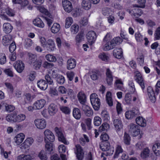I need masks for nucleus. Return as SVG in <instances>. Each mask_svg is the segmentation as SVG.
Instances as JSON below:
<instances>
[{
  "instance_id": "5fc2aeb1",
  "label": "nucleus",
  "mask_w": 160,
  "mask_h": 160,
  "mask_svg": "<svg viewBox=\"0 0 160 160\" xmlns=\"http://www.w3.org/2000/svg\"><path fill=\"white\" fill-rule=\"evenodd\" d=\"M71 32L73 34H76L78 32L79 30V26L77 24L73 25L70 28Z\"/></svg>"
},
{
  "instance_id": "412c9836",
  "label": "nucleus",
  "mask_w": 160,
  "mask_h": 160,
  "mask_svg": "<svg viewBox=\"0 0 160 160\" xmlns=\"http://www.w3.org/2000/svg\"><path fill=\"white\" fill-rule=\"evenodd\" d=\"M24 138V135L22 133H20L15 137L14 140L16 144L18 145L22 142Z\"/></svg>"
},
{
  "instance_id": "680f3d73",
  "label": "nucleus",
  "mask_w": 160,
  "mask_h": 160,
  "mask_svg": "<svg viewBox=\"0 0 160 160\" xmlns=\"http://www.w3.org/2000/svg\"><path fill=\"white\" fill-rule=\"evenodd\" d=\"M60 110L66 114H68L70 112V109L68 107L61 106L60 108Z\"/></svg>"
},
{
  "instance_id": "a211bd4d",
  "label": "nucleus",
  "mask_w": 160,
  "mask_h": 160,
  "mask_svg": "<svg viewBox=\"0 0 160 160\" xmlns=\"http://www.w3.org/2000/svg\"><path fill=\"white\" fill-rule=\"evenodd\" d=\"M113 55L116 58L120 59L122 57V49L121 48H116L113 50Z\"/></svg>"
},
{
  "instance_id": "37998d69",
  "label": "nucleus",
  "mask_w": 160,
  "mask_h": 160,
  "mask_svg": "<svg viewBox=\"0 0 160 160\" xmlns=\"http://www.w3.org/2000/svg\"><path fill=\"white\" fill-rule=\"evenodd\" d=\"M33 63V66L34 68L36 70H38L40 68L41 66L42 61L40 59L38 60Z\"/></svg>"
},
{
  "instance_id": "864d4df0",
  "label": "nucleus",
  "mask_w": 160,
  "mask_h": 160,
  "mask_svg": "<svg viewBox=\"0 0 160 160\" xmlns=\"http://www.w3.org/2000/svg\"><path fill=\"white\" fill-rule=\"evenodd\" d=\"M46 59L50 62H55L56 61V58L54 56L50 54L47 55L45 56Z\"/></svg>"
},
{
  "instance_id": "79ce46f5",
  "label": "nucleus",
  "mask_w": 160,
  "mask_h": 160,
  "mask_svg": "<svg viewBox=\"0 0 160 160\" xmlns=\"http://www.w3.org/2000/svg\"><path fill=\"white\" fill-rule=\"evenodd\" d=\"M158 45V43L156 42L152 43L151 46V48L152 49H155V53L157 55H158L160 54V48H157Z\"/></svg>"
},
{
  "instance_id": "bf43d9fd",
  "label": "nucleus",
  "mask_w": 160,
  "mask_h": 160,
  "mask_svg": "<svg viewBox=\"0 0 160 160\" xmlns=\"http://www.w3.org/2000/svg\"><path fill=\"white\" fill-rule=\"evenodd\" d=\"M135 36L136 39L138 42H141L143 40V38L139 32H136L135 33Z\"/></svg>"
},
{
  "instance_id": "c03bdc74",
  "label": "nucleus",
  "mask_w": 160,
  "mask_h": 160,
  "mask_svg": "<svg viewBox=\"0 0 160 160\" xmlns=\"http://www.w3.org/2000/svg\"><path fill=\"white\" fill-rule=\"evenodd\" d=\"M110 128L109 125L107 123H103L99 128V131L100 132L107 131Z\"/></svg>"
},
{
  "instance_id": "f03ea898",
  "label": "nucleus",
  "mask_w": 160,
  "mask_h": 160,
  "mask_svg": "<svg viewBox=\"0 0 160 160\" xmlns=\"http://www.w3.org/2000/svg\"><path fill=\"white\" fill-rule=\"evenodd\" d=\"M100 148L103 151L106 152L107 156L112 155L114 152V148L111 147L108 142H103L100 145Z\"/></svg>"
},
{
  "instance_id": "052dcab7",
  "label": "nucleus",
  "mask_w": 160,
  "mask_h": 160,
  "mask_svg": "<svg viewBox=\"0 0 160 160\" xmlns=\"http://www.w3.org/2000/svg\"><path fill=\"white\" fill-rule=\"evenodd\" d=\"M83 136L84 138H81L79 139L80 143L82 145H84L85 144L86 141L88 142L89 141V139H88L86 135H84Z\"/></svg>"
},
{
  "instance_id": "a878e982",
  "label": "nucleus",
  "mask_w": 160,
  "mask_h": 160,
  "mask_svg": "<svg viewBox=\"0 0 160 160\" xmlns=\"http://www.w3.org/2000/svg\"><path fill=\"white\" fill-rule=\"evenodd\" d=\"M48 109V113L51 116L54 115L58 111L56 105L54 104H51Z\"/></svg>"
},
{
  "instance_id": "1a4fd4ad",
  "label": "nucleus",
  "mask_w": 160,
  "mask_h": 160,
  "mask_svg": "<svg viewBox=\"0 0 160 160\" xmlns=\"http://www.w3.org/2000/svg\"><path fill=\"white\" fill-rule=\"evenodd\" d=\"M34 123L37 128L41 129L44 128L46 126V122L44 119H36L34 121Z\"/></svg>"
},
{
  "instance_id": "72a5a7b5",
  "label": "nucleus",
  "mask_w": 160,
  "mask_h": 160,
  "mask_svg": "<svg viewBox=\"0 0 160 160\" xmlns=\"http://www.w3.org/2000/svg\"><path fill=\"white\" fill-rule=\"evenodd\" d=\"M33 159L32 156L30 155L22 154L17 157V160H31Z\"/></svg>"
},
{
  "instance_id": "dca6fc26",
  "label": "nucleus",
  "mask_w": 160,
  "mask_h": 160,
  "mask_svg": "<svg viewBox=\"0 0 160 160\" xmlns=\"http://www.w3.org/2000/svg\"><path fill=\"white\" fill-rule=\"evenodd\" d=\"M76 65V61L75 59L71 58L68 59L67 61V68L70 70L74 68Z\"/></svg>"
},
{
  "instance_id": "4d7b16f0",
  "label": "nucleus",
  "mask_w": 160,
  "mask_h": 160,
  "mask_svg": "<svg viewBox=\"0 0 160 160\" xmlns=\"http://www.w3.org/2000/svg\"><path fill=\"white\" fill-rule=\"evenodd\" d=\"M101 116L102 118L105 121H107L109 118L108 112L105 110H103L101 112Z\"/></svg>"
},
{
  "instance_id": "c756f323",
  "label": "nucleus",
  "mask_w": 160,
  "mask_h": 160,
  "mask_svg": "<svg viewBox=\"0 0 160 160\" xmlns=\"http://www.w3.org/2000/svg\"><path fill=\"white\" fill-rule=\"evenodd\" d=\"M136 123L139 126L144 127L146 126V121L144 118L142 117H138L136 119Z\"/></svg>"
},
{
  "instance_id": "49530a36",
  "label": "nucleus",
  "mask_w": 160,
  "mask_h": 160,
  "mask_svg": "<svg viewBox=\"0 0 160 160\" xmlns=\"http://www.w3.org/2000/svg\"><path fill=\"white\" fill-rule=\"evenodd\" d=\"M26 118L25 115L23 114H20L17 115V118L16 122H20L24 121Z\"/></svg>"
},
{
  "instance_id": "9b49d317",
  "label": "nucleus",
  "mask_w": 160,
  "mask_h": 160,
  "mask_svg": "<svg viewBox=\"0 0 160 160\" xmlns=\"http://www.w3.org/2000/svg\"><path fill=\"white\" fill-rule=\"evenodd\" d=\"M106 81L107 84L108 85H111L113 80L112 73L108 68L106 69Z\"/></svg>"
},
{
  "instance_id": "a18cd8bd",
  "label": "nucleus",
  "mask_w": 160,
  "mask_h": 160,
  "mask_svg": "<svg viewBox=\"0 0 160 160\" xmlns=\"http://www.w3.org/2000/svg\"><path fill=\"white\" fill-rule=\"evenodd\" d=\"M83 33H79L76 37L75 40L76 44L78 45H79V43L81 42L83 39Z\"/></svg>"
},
{
  "instance_id": "ea45409f",
  "label": "nucleus",
  "mask_w": 160,
  "mask_h": 160,
  "mask_svg": "<svg viewBox=\"0 0 160 160\" xmlns=\"http://www.w3.org/2000/svg\"><path fill=\"white\" fill-rule=\"evenodd\" d=\"M33 99L31 94L29 93H26L24 98V104L31 102Z\"/></svg>"
},
{
  "instance_id": "8fccbe9b",
  "label": "nucleus",
  "mask_w": 160,
  "mask_h": 160,
  "mask_svg": "<svg viewBox=\"0 0 160 160\" xmlns=\"http://www.w3.org/2000/svg\"><path fill=\"white\" fill-rule=\"evenodd\" d=\"M32 44V42L31 39L29 38H26L24 40V46L25 47L28 48L30 47Z\"/></svg>"
},
{
  "instance_id": "a19ab883",
  "label": "nucleus",
  "mask_w": 160,
  "mask_h": 160,
  "mask_svg": "<svg viewBox=\"0 0 160 160\" xmlns=\"http://www.w3.org/2000/svg\"><path fill=\"white\" fill-rule=\"evenodd\" d=\"M123 149L121 146L119 145H117L116 148L115 152L113 156L114 158H118L119 154L123 152Z\"/></svg>"
},
{
  "instance_id": "09e8293b",
  "label": "nucleus",
  "mask_w": 160,
  "mask_h": 160,
  "mask_svg": "<svg viewBox=\"0 0 160 160\" xmlns=\"http://www.w3.org/2000/svg\"><path fill=\"white\" fill-rule=\"evenodd\" d=\"M123 138L124 143L127 145H129L130 144L131 139L129 134L126 132H125Z\"/></svg>"
},
{
  "instance_id": "6ab92c4d",
  "label": "nucleus",
  "mask_w": 160,
  "mask_h": 160,
  "mask_svg": "<svg viewBox=\"0 0 160 160\" xmlns=\"http://www.w3.org/2000/svg\"><path fill=\"white\" fill-rule=\"evenodd\" d=\"M138 111L137 110L128 111L125 113V117L127 119H131L135 117L137 114Z\"/></svg>"
},
{
  "instance_id": "20e7f679",
  "label": "nucleus",
  "mask_w": 160,
  "mask_h": 160,
  "mask_svg": "<svg viewBox=\"0 0 160 160\" xmlns=\"http://www.w3.org/2000/svg\"><path fill=\"white\" fill-rule=\"evenodd\" d=\"M55 130L58 135L59 141L65 144L68 145L69 142L66 139L63 132L57 127L55 128Z\"/></svg>"
},
{
  "instance_id": "f8f14e48",
  "label": "nucleus",
  "mask_w": 160,
  "mask_h": 160,
  "mask_svg": "<svg viewBox=\"0 0 160 160\" xmlns=\"http://www.w3.org/2000/svg\"><path fill=\"white\" fill-rule=\"evenodd\" d=\"M48 51L51 52L55 49V45L54 41L52 39H49L47 41V43L44 47Z\"/></svg>"
},
{
  "instance_id": "0eeeda50",
  "label": "nucleus",
  "mask_w": 160,
  "mask_h": 160,
  "mask_svg": "<svg viewBox=\"0 0 160 160\" xmlns=\"http://www.w3.org/2000/svg\"><path fill=\"white\" fill-rule=\"evenodd\" d=\"M62 4L65 11L68 12H70L72 10L71 2L68 0H62Z\"/></svg>"
},
{
  "instance_id": "6e6d98bb",
  "label": "nucleus",
  "mask_w": 160,
  "mask_h": 160,
  "mask_svg": "<svg viewBox=\"0 0 160 160\" xmlns=\"http://www.w3.org/2000/svg\"><path fill=\"white\" fill-rule=\"evenodd\" d=\"M149 150L148 148H145L141 153V156L143 158H145L149 156Z\"/></svg>"
},
{
  "instance_id": "338daca9",
  "label": "nucleus",
  "mask_w": 160,
  "mask_h": 160,
  "mask_svg": "<svg viewBox=\"0 0 160 160\" xmlns=\"http://www.w3.org/2000/svg\"><path fill=\"white\" fill-rule=\"evenodd\" d=\"M134 11L135 12L133 14L135 17H136L137 16H140L142 13V11L140 9H134Z\"/></svg>"
},
{
  "instance_id": "4be33fe9",
  "label": "nucleus",
  "mask_w": 160,
  "mask_h": 160,
  "mask_svg": "<svg viewBox=\"0 0 160 160\" xmlns=\"http://www.w3.org/2000/svg\"><path fill=\"white\" fill-rule=\"evenodd\" d=\"M37 85L38 87L42 90H45L48 87V84L45 81L40 80L38 81Z\"/></svg>"
},
{
  "instance_id": "473e14b6",
  "label": "nucleus",
  "mask_w": 160,
  "mask_h": 160,
  "mask_svg": "<svg viewBox=\"0 0 160 160\" xmlns=\"http://www.w3.org/2000/svg\"><path fill=\"white\" fill-rule=\"evenodd\" d=\"M60 29V25L57 23H54L51 28V31L53 33L58 32Z\"/></svg>"
},
{
  "instance_id": "cd10ccee",
  "label": "nucleus",
  "mask_w": 160,
  "mask_h": 160,
  "mask_svg": "<svg viewBox=\"0 0 160 160\" xmlns=\"http://www.w3.org/2000/svg\"><path fill=\"white\" fill-rule=\"evenodd\" d=\"M3 31L6 33H9L11 32L12 29V27L9 23H4L3 25Z\"/></svg>"
},
{
  "instance_id": "e2e57ef3",
  "label": "nucleus",
  "mask_w": 160,
  "mask_h": 160,
  "mask_svg": "<svg viewBox=\"0 0 160 160\" xmlns=\"http://www.w3.org/2000/svg\"><path fill=\"white\" fill-rule=\"evenodd\" d=\"M29 59L30 61L33 63L37 60V56L36 55L31 53H28Z\"/></svg>"
},
{
  "instance_id": "0e129e2a",
  "label": "nucleus",
  "mask_w": 160,
  "mask_h": 160,
  "mask_svg": "<svg viewBox=\"0 0 160 160\" xmlns=\"http://www.w3.org/2000/svg\"><path fill=\"white\" fill-rule=\"evenodd\" d=\"M125 103L127 104H130L131 101V96L130 94L127 93L125 97Z\"/></svg>"
},
{
  "instance_id": "bb28decb",
  "label": "nucleus",
  "mask_w": 160,
  "mask_h": 160,
  "mask_svg": "<svg viewBox=\"0 0 160 160\" xmlns=\"http://www.w3.org/2000/svg\"><path fill=\"white\" fill-rule=\"evenodd\" d=\"M33 141L34 140L32 138H27L22 144V146L25 149L28 148L30 146L32 145Z\"/></svg>"
},
{
  "instance_id": "b1692460",
  "label": "nucleus",
  "mask_w": 160,
  "mask_h": 160,
  "mask_svg": "<svg viewBox=\"0 0 160 160\" xmlns=\"http://www.w3.org/2000/svg\"><path fill=\"white\" fill-rule=\"evenodd\" d=\"M104 45L103 46V49L105 51H108L112 49H113L115 46L114 45L113 42L112 41H108L104 42Z\"/></svg>"
},
{
  "instance_id": "69168bd1",
  "label": "nucleus",
  "mask_w": 160,
  "mask_h": 160,
  "mask_svg": "<svg viewBox=\"0 0 160 160\" xmlns=\"http://www.w3.org/2000/svg\"><path fill=\"white\" fill-rule=\"evenodd\" d=\"M111 41L113 42L114 46H115L116 44L121 43L122 41V40L120 37H117L113 39Z\"/></svg>"
},
{
  "instance_id": "3c124183",
  "label": "nucleus",
  "mask_w": 160,
  "mask_h": 160,
  "mask_svg": "<svg viewBox=\"0 0 160 160\" xmlns=\"http://www.w3.org/2000/svg\"><path fill=\"white\" fill-rule=\"evenodd\" d=\"M57 83L60 84H62L65 82V78L62 75H60L56 78Z\"/></svg>"
},
{
  "instance_id": "6e6552de",
  "label": "nucleus",
  "mask_w": 160,
  "mask_h": 160,
  "mask_svg": "<svg viewBox=\"0 0 160 160\" xmlns=\"http://www.w3.org/2000/svg\"><path fill=\"white\" fill-rule=\"evenodd\" d=\"M44 134L45 135V141H48L47 140L51 142H53L55 140V137L52 132L48 129L45 130Z\"/></svg>"
},
{
  "instance_id": "f257e3e1",
  "label": "nucleus",
  "mask_w": 160,
  "mask_h": 160,
  "mask_svg": "<svg viewBox=\"0 0 160 160\" xmlns=\"http://www.w3.org/2000/svg\"><path fill=\"white\" fill-rule=\"evenodd\" d=\"M90 102L93 108L95 111H98L101 105L100 100L95 93H92L90 96Z\"/></svg>"
},
{
  "instance_id": "2eb2a0df",
  "label": "nucleus",
  "mask_w": 160,
  "mask_h": 160,
  "mask_svg": "<svg viewBox=\"0 0 160 160\" xmlns=\"http://www.w3.org/2000/svg\"><path fill=\"white\" fill-rule=\"evenodd\" d=\"M113 123L115 130L117 132L122 129L123 125L120 119L119 118L115 119L113 120Z\"/></svg>"
},
{
  "instance_id": "7ed1b4c3",
  "label": "nucleus",
  "mask_w": 160,
  "mask_h": 160,
  "mask_svg": "<svg viewBox=\"0 0 160 160\" xmlns=\"http://www.w3.org/2000/svg\"><path fill=\"white\" fill-rule=\"evenodd\" d=\"M74 150L77 158L78 160H82L84 157V153L82 147L80 145L77 144L75 146Z\"/></svg>"
},
{
  "instance_id": "39448f33",
  "label": "nucleus",
  "mask_w": 160,
  "mask_h": 160,
  "mask_svg": "<svg viewBox=\"0 0 160 160\" xmlns=\"http://www.w3.org/2000/svg\"><path fill=\"white\" fill-rule=\"evenodd\" d=\"M134 79L136 82L141 86L142 89L145 88L144 84L143 78L141 73L138 71L134 72Z\"/></svg>"
},
{
  "instance_id": "4468645a",
  "label": "nucleus",
  "mask_w": 160,
  "mask_h": 160,
  "mask_svg": "<svg viewBox=\"0 0 160 160\" xmlns=\"http://www.w3.org/2000/svg\"><path fill=\"white\" fill-rule=\"evenodd\" d=\"M17 114L16 112H14L8 114L6 116V120L8 122L11 123L16 122Z\"/></svg>"
},
{
  "instance_id": "4c0bfd02",
  "label": "nucleus",
  "mask_w": 160,
  "mask_h": 160,
  "mask_svg": "<svg viewBox=\"0 0 160 160\" xmlns=\"http://www.w3.org/2000/svg\"><path fill=\"white\" fill-rule=\"evenodd\" d=\"M128 85L129 86V92L131 93H134L136 91V89L134 84L133 81H129L128 83Z\"/></svg>"
},
{
  "instance_id": "9d476101",
  "label": "nucleus",
  "mask_w": 160,
  "mask_h": 160,
  "mask_svg": "<svg viewBox=\"0 0 160 160\" xmlns=\"http://www.w3.org/2000/svg\"><path fill=\"white\" fill-rule=\"evenodd\" d=\"M13 66L16 71L19 73L22 72L24 68V64L21 61H17L13 64Z\"/></svg>"
},
{
  "instance_id": "393cba45",
  "label": "nucleus",
  "mask_w": 160,
  "mask_h": 160,
  "mask_svg": "<svg viewBox=\"0 0 160 160\" xmlns=\"http://www.w3.org/2000/svg\"><path fill=\"white\" fill-rule=\"evenodd\" d=\"M92 4L90 0H82V6L85 10H88L91 8Z\"/></svg>"
},
{
  "instance_id": "774afa93",
  "label": "nucleus",
  "mask_w": 160,
  "mask_h": 160,
  "mask_svg": "<svg viewBox=\"0 0 160 160\" xmlns=\"http://www.w3.org/2000/svg\"><path fill=\"white\" fill-rule=\"evenodd\" d=\"M6 62V58L4 54H2L0 56V64L3 65Z\"/></svg>"
},
{
  "instance_id": "13d9d810",
  "label": "nucleus",
  "mask_w": 160,
  "mask_h": 160,
  "mask_svg": "<svg viewBox=\"0 0 160 160\" xmlns=\"http://www.w3.org/2000/svg\"><path fill=\"white\" fill-rule=\"evenodd\" d=\"M101 118L98 116H96L94 118V124L96 126H98L101 124Z\"/></svg>"
},
{
  "instance_id": "58836bf2",
  "label": "nucleus",
  "mask_w": 160,
  "mask_h": 160,
  "mask_svg": "<svg viewBox=\"0 0 160 160\" xmlns=\"http://www.w3.org/2000/svg\"><path fill=\"white\" fill-rule=\"evenodd\" d=\"M100 76V72L99 71L92 72L91 73L90 77L93 80H96Z\"/></svg>"
},
{
  "instance_id": "c85d7f7f",
  "label": "nucleus",
  "mask_w": 160,
  "mask_h": 160,
  "mask_svg": "<svg viewBox=\"0 0 160 160\" xmlns=\"http://www.w3.org/2000/svg\"><path fill=\"white\" fill-rule=\"evenodd\" d=\"M3 107L5 108V111L8 113L12 112L15 109L14 106L7 103H3Z\"/></svg>"
},
{
  "instance_id": "ddd939ff",
  "label": "nucleus",
  "mask_w": 160,
  "mask_h": 160,
  "mask_svg": "<svg viewBox=\"0 0 160 160\" xmlns=\"http://www.w3.org/2000/svg\"><path fill=\"white\" fill-rule=\"evenodd\" d=\"M46 104V101L42 99L37 100L34 103L33 105L36 109H40L42 108Z\"/></svg>"
},
{
  "instance_id": "de8ad7c7",
  "label": "nucleus",
  "mask_w": 160,
  "mask_h": 160,
  "mask_svg": "<svg viewBox=\"0 0 160 160\" xmlns=\"http://www.w3.org/2000/svg\"><path fill=\"white\" fill-rule=\"evenodd\" d=\"M73 20L72 18L68 17L67 18L65 21V28H69L73 23Z\"/></svg>"
},
{
  "instance_id": "423d86ee",
  "label": "nucleus",
  "mask_w": 160,
  "mask_h": 160,
  "mask_svg": "<svg viewBox=\"0 0 160 160\" xmlns=\"http://www.w3.org/2000/svg\"><path fill=\"white\" fill-rule=\"evenodd\" d=\"M86 37L88 42L90 45H91L94 43L97 36L95 32L93 31H91L89 32L87 34Z\"/></svg>"
},
{
  "instance_id": "e433bc0d",
  "label": "nucleus",
  "mask_w": 160,
  "mask_h": 160,
  "mask_svg": "<svg viewBox=\"0 0 160 160\" xmlns=\"http://www.w3.org/2000/svg\"><path fill=\"white\" fill-rule=\"evenodd\" d=\"M98 57L102 60L105 62L108 61L109 59V55L105 52L100 53L98 56Z\"/></svg>"
},
{
  "instance_id": "2f4dec72",
  "label": "nucleus",
  "mask_w": 160,
  "mask_h": 160,
  "mask_svg": "<svg viewBox=\"0 0 160 160\" xmlns=\"http://www.w3.org/2000/svg\"><path fill=\"white\" fill-rule=\"evenodd\" d=\"M106 101L109 106L113 105V102L112 98V93L110 92H108L106 95Z\"/></svg>"
},
{
  "instance_id": "f704fd0d",
  "label": "nucleus",
  "mask_w": 160,
  "mask_h": 160,
  "mask_svg": "<svg viewBox=\"0 0 160 160\" xmlns=\"http://www.w3.org/2000/svg\"><path fill=\"white\" fill-rule=\"evenodd\" d=\"M45 149L46 151L50 153H51L53 150V148L52 146V143L48 141L45 142Z\"/></svg>"
},
{
  "instance_id": "aec40b11",
  "label": "nucleus",
  "mask_w": 160,
  "mask_h": 160,
  "mask_svg": "<svg viewBox=\"0 0 160 160\" xmlns=\"http://www.w3.org/2000/svg\"><path fill=\"white\" fill-rule=\"evenodd\" d=\"M12 37L10 34L4 36L2 39V43L4 46L8 45L12 41Z\"/></svg>"
},
{
  "instance_id": "5701e85b",
  "label": "nucleus",
  "mask_w": 160,
  "mask_h": 160,
  "mask_svg": "<svg viewBox=\"0 0 160 160\" xmlns=\"http://www.w3.org/2000/svg\"><path fill=\"white\" fill-rule=\"evenodd\" d=\"M33 24L41 28H43L44 27V24L41 19L39 18H36L33 21Z\"/></svg>"
},
{
  "instance_id": "f3484780",
  "label": "nucleus",
  "mask_w": 160,
  "mask_h": 160,
  "mask_svg": "<svg viewBox=\"0 0 160 160\" xmlns=\"http://www.w3.org/2000/svg\"><path fill=\"white\" fill-rule=\"evenodd\" d=\"M77 97L79 102L81 104L85 103L86 101V96L84 92L80 91L77 95Z\"/></svg>"
},
{
  "instance_id": "7c9ffc66",
  "label": "nucleus",
  "mask_w": 160,
  "mask_h": 160,
  "mask_svg": "<svg viewBox=\"0 0 160 160\" xmlns=\"http://www.w3.org/2000/svg\"><path fill=\"white\" fill-rule=\"evenodd\" d=\"M152 150L156 156L160 154V144L159 143H155L152 147Z\"/></svg>"
},
{
  "instance_id": "603ef678",
  "label": "nucleus",
  "mask_w": 160,
  "mask_h": 160,
  "mask_svg": "<svg viewBox=\"0 0 160 160\" xmlns=\"http://www.w3.org/2000/svg\"><path fill=\"white\" fill-rule=\"evenodd\" d=\"M38 157L41 160H47V157L44 150H41L38 155Z\"/></svg>"
},
{
  "instance_id": "c9c22d12",
  "label": "nucleus",
  "mask_w": 160,
  "mask_h": 160,
  "mask_svg": "<svg viewBox=\"0 0 160 160\" xmlns=\"http://www.w3.org/2000/svg\"><path fill=\"white\" fill-rule=\"evenodd\" d=\"M73 115L77 119H79L81 117V113L80 110L77 108H74L73 111Z\"/></svg>"
}]
</instances>
